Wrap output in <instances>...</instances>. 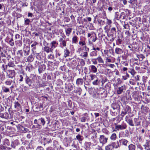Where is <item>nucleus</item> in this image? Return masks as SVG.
<instances>
[{
    "label": "nucleus",
    "mask_w": 150,
    "mask_h": 150,
    "mask_svg": "<svg viewBox=\"0 0 150 150\" xmlns=\"http://www.w3.org/2000/svg\"><path fill=\"white\" fill-rule=\"evenodd\" d=\"M83 48H84L85 52L81 53V54L80 56H81L82 58L86 59L88 56V52L89 51V48L86 45L84 46Z\"/></svg>",
    "instance_id": "nucleus-1"
},
{
    "label": "nucleus",
    "mask_w": 150,
    "mask_h": 150,
    "mask_svg": "<svg viewBox=\"0 0 150 150\" xmlns=\"http://www.w3.org/2000/svg\"><path fill=\"white\" fill-rule=\"evenodd\" d=\"M99 139L100 143L104 144L107 142L108 138L104 136L101 135L100 136Z\"/></svg>",
    "instance_id": "nucleus-2"
},
{
    "label": "nucleus",
    "mask_w": 150,
    "mask_h": 150,
    "mask_svg": "<svg viewBox=\"0 0 150 150\" xmlns=\"http://www.w3.org/2000/svg\"><path fill=\"white\" fill-rule=\"evenodd\" d=\"M127 127V125L126 123H123L121 125H118L115 126V128L117 130H119L120 129L122 130L125 129Z\"/></svg>",
    "instance_id": "nucleus-3"
},
{
    "label": "nucleus",
    "mask_w": 150,
    "mask_h": 150,
    "mask_svg": "<svg viewBox=\"0 0 150 150\" xmlns=\"http://www.w3.org/2000/svg\"><path fill=\"white\" fill-rule=\"evenodd\" d=\"M25 83L28 84L29 86H30L31 84L33 83V80L31 79L27 75H25Z\"/></svg>",
    "instance_id": "nucleus-4"
},
{
    "label": "nucleus",
    "mask_w": 150,
    "mask_h": 150,
    "mask_svg": "<svg viewBox=\"0 0 150 150\" xmlns=\"http://www.w3.org/2000/svg\"><path fill=\"white\" fill-rule=\"evenodd\" d=\"M90 72L96 73L97 72V67L93 65H91L89 67L88 69Z\"/></svg>",
    "instance_id": "nucleus-5"
},
{
    "label": "nucleus",
    "mask_w": 150,
    "mask_h": 150,
    "mask_svg": "<svg viewBox=\"0 0 150 150\" xmlns=\"http://www.w3.org/2000/svg\"><path fill=\"white\" fill-rule=\"evenodd\" d=\"M14 108L16 109V110L18 111L21 110V106L20 104L17 101L14 102Z\"/></svg>",
    "instance_id": "nucleus-6"
},
{
    "label": "nucleus",
    "mask_w": 150,
    "mask_h": 150,
    "mask_svg": "<svg viewBox=\"0 0 150 150\" xmlns=\"http://www.w3.org/2000/svg\"><path fill=\"white\" fill-rule=\"evenodd\" d=\"M118 141L120 143V145H124L125 146H127V144L128 142L127 140L123 139L120 140Z\"/></svg>",
    "instance_id": "nucleus-7"
},
{
    "label": "nucleus",
    "mask_w": 150,
    "mask_h": 150,
    "mask_svg": "<svg viewBox=\"0 0 150 150\" xmlns=\"http://www.w3.org/2000/svg\"><path fill=\"white\" fill-rule=\"evenodd\" d=\"M51 45V48L53 51L54 49L58 45V43L56 41H53L50 43Z\"/></svg>",
    "instance_id": "nucleus-8"
},
{
    "label": "nucleus",
    "mask_w": 150,
    "mask_h": 150,
    "mask_svg": "<svg viewBox=\"0 0 150 150\" xmlns=\"http://www.w3.org/2000/svg\"><path fill=\"white\" fill-rule=\"evenodd\" d=\"M125 86H122L121 87H119L117 90V93L118 94H120L122 93L123 91L125 89Z\"/></svg>",
    "instance_id": "nucleus-9"
},
{
    "label": "nucleus",
    "mask_w": 150,
    "mask_h": 150,
    "mask_svg": "<svg viewBox=\"0 0 150 150\" xmlns=\"http://www.w3.org/2000/svg\"><path fill=\"white\" fill-rule=\"evenodd\" d=\"M83 83V80L82 78H78L76 80V84L77 86L82 85Z\"/></svg>",
    "instance_id": "nucleus-10"
},
{
    "label": "nucleus",
    "mask_w": 150,
    "mask_h": 150,
    "mask_svg": "<svg viewBox=\"0 0 150 150\" xmlns=\"http://www.w3.org/2000/svg\"><path fill=\"white\" fill-rule=\"evenodd\" d=\"M115 53L116 54H121L123 52V51L122 49L118 47H116L115 48Z\"/></svg>",
    "instance_id": "nucleus-11"
},
{
    "label": "nucleus",
    "mask_w": 150,
    "mask_h": 150,
    "mask_svg": "<svg viewBox=\"0 0 150 150\" xmlns=\"http://www.w3.org/2000/svg\"><path fill=\"white\" fill-rule=\"evenodd\" d=\"M123 110L127 113H129L131 111V109L130 107L128 105H125V107L124 108Z\"/></svg>",
    "instance_id": "nucleus-12"
},
{
    "label": "nucleus",
    "mask_w": 150,
    "mask_h": 150,
    "mask_svg": "<svg viewBox=\"0 0 150 150\" xmlns=\"http://www.w3.org/2000/svg\"><path fill=\"white\" fill-rule=\"evenodd\" d=\"M119 141H117L116 142H113L111 144L112 145L113 148H117L119 147L120 146V144L119 143Z\"/></svg>",
    "instance_id": "nucleus-13"
},
{
    "label": "nucleus",
    "mask_w": 150,
    "mask_h": 150,
    "mask_svg": "<svg viewBox=\"0 0 150 150\" xmlns=\"http://www.w3.org/2000/svg\"><path fill=\"white\" fill-rule=\"evenodd\" d=\"M38 45V43L36 41H34L33 43V44L31 45V47L32 48V50L33 52H34V50H35L36 49V46Z\"/></svg>",
    "instance_id": "nucleus-14"
},
{
    "label": "nucleus",
    "mask_w": 150,
    "mask_h": 150,
    "mask_svg": "<svg viewBox=\"0 0 150 150\" xmlns=\"http://www.w3.org/2000/svg\"><path fill=\"white\" fill-rule=\"evenodd\" d=\"M43 50L44 51L46 52L47 53H48L49 52H53L51 48L49 47L48 46H45L43 49Z\"/></svg>",
    "instance_id": "nucleus-15"
},
{
    "label": "nucleus",
    "mask_w": 150,
    "mask_h": 150,
    "mask_svg": "<svg viewBox=\"0 0 150 150\" xmlns=\"http://www.w3.org/2000/svg\"><path fill=\"white\" fill-rule=\"evenodd\" d=\"M85 146L86 150H90L91 149V142H86L85 143Z\"/></svg>",
    "instance_id": "nucleus-16"
},
{
    "label": "nucleus",
    "mask_w": 150,
    "mask_h": 150,
    "mask_svg": "<svg viewBox=\"0 0 150 150\" xmlns=\"http://www.w3.org/2000/svg\"><path fill=\"white\" fill-rule=\"evenodd\" d=\"M96 59L97 60L98 62L100 64H103L104 63V61L101 56H98L96 58Z\"/></svg>",
    "instance_id": "nucleus-17"
},
{
    "label": "nucleus",
    "mask_w": 150,
    "mask_h": 150,
    "mask_svg": "<svg viewBox=\"0 0 150 150\" xmlns=\"http://www.w3.org/2000/svg\"><path fill=\"white\" fill-rule=\"evenodd\" d=\"M38 122L44 126L45 123V121L43 118H41L38 119Z\"/></svg>",
    "instance_id": "nucleus-18"
},
{
    "label": "nucleus",
    "mask_w": 150,
    "mask_h": 150,
    "mask_svg": "<svg viewBox=\"0 0 150 150\" xmlns=\"http://www.w3.org/2000/svg\"><path fill=\"white\" fill-rule=\"evenodd\" d=\"M117 137V135L116 133H113L111 134L110 137V139L112 140L115 141Z\"/></svg>",
    "instance_id": "nucleus-19"
},
{
    "label": "nucleus",
    "mask_w": 150,
    "mask_h": 150,
    "mask_svg": "<svg viewBox=\"0 0 150 150\" xmlns=\"http://www.w3.org/2000/svg\"><path fill=\"white\" fill-rule=\"evenodd\" d=\"M78 38L76 35H74L72 39V42L73 43H76L78 42Z\"/></svg>",
    "instance_id": "nucleus-20"
},
{
    "label": "nucleus",
    "mask_w": 150,
    "mask_h": 150,
    "mask_svg": "<svg viewBox=\"0 0 150 150\" xmlns=\"http://www.w3.org/2000/svg\"><path fill=\"white\" fill-rule=\"evenodd\" d=\"M26 74H24L23 72L21 73V74L19 75V77L20 79L19 81L20 82H22L23 81V76H25Z\"/></svg>",
    "instance_id": "nucleus-21"
},
{
    "label": "nucleus",
    "mask_w": 150,
    "mask_h": 150,
    "mask_svg": "<svg viewBox=\"0 0 150 150\" xmlns=\"http://www.w3.org/2000/svg\"><path fill=\"white\" fill-rule=\"evenodd\" d=\"M113 148L110 144H109L105 147V150H113Z\"/></svg>",
    "instance_id": "nucleus-22"
},
{
    "label": "nucleus",
    "mask_w": 150,
    "mask_h": 150,
    "mask_svg": "<svg viewBox=\"0 0 150 150\" xmlns=\"http://www.w3.org/2000/svg\"><path fill=\"white\" fill-rule=\"evenodd\" d=\"M34 59L33 56L32 55H30L29 56L27 59V60L28 62H31L33 61Z\"/></svg>",
    "instance_id": "nucleus-23"
},
{
    "label": "nucleus",
    "mask_w": 150,
    "mask_h": 150,
    "mask_svg": "<svg viewBox=\"0 0 150 150\" xmlns=\"http://www.w3.org/2000/svg\"><path fill=\"white\" fill-rule=\"evenodd\" d=\"M10 72L9 77L10 78H13L15 76V72L14 70H11L10 71Z\"/></svg>",
    "instance_id": "nucleus-24"
},
{
    "label": "nucleus",
    "mask_w": 150,
    "mask_h": 150,
    "mask_svg": "<svg viewBox=\"0 0 150 150\" xmlns=\"http://www.w3.org/2000/svg\"><path fill=\"white\" fill-rule=\"evenodd\" d=\"M64 57H66L67 56H69V54L70 53V52L69 51V50L66 49L64 51Z\"/></svg>",
    "instance_id": "nucleus-25"
},
{
    "label": "nucleus",
    "mask_w": 150,
    "mask_h": 150,
    "mask_svg": "<svg viewBox=\"0 0 150 150\" xmlns=\"http://www.w3.org/2000/svg\"><path fill=\"white\" fill-rule=\"evenodd\" d=\"M128 147L129 150H135L136 148L135 146L132 144L129 145Z\"/></svg>",
    "instance_id": "nucleus-26"
},
{
    "label": "nucleus",
    "mask_w": 150,
    "mask_h": 150,
    "mask_svg": "<svg viewBox=\"0 0 150 150\" xmlns=\"http://www.w3.org/2000/svg\"><path fill=\"white\" fill-rule=\"evenodd\" d=\"M89 76L91 78V80H93L94 79H97V78L96 75L92 74H90Z\"/></svg>",
    "instance_id": "nucleus-27"
},
{
    "label": "nucleus",
    "mask_w": 150,
    "mask_h": 150,
    "mask_svg": "<svg viewBox=\"0 0 150 150\" xmlns=\"http://www.w3.org/2000/svg\"><path fill=\"white\" fill-rule=\"evenodd\" d=\"M3 144L4 145L9 146V142L8 140L7 139H5L3 142Z\"/></svg>",
    "instance_id": "nucleus-28"
},
{
    "label": "nucleus",
    "mask_w": 150,
    "mask_h": 150,
    "mask_svg": "<svg viewBox=\"0 0 150 150\" xmlns=\"http://www.w3.org/2000/svg\"><path fill=\"white\" fill-rule=\"evenodd\" d=\"M127 122L129 124V125L132 126H134L133 121L130 118L128 119V120H127Z\"/></svg>",
    "instance_id": "nucleus-29"
},
{
    "label": "nucleus",
    "mask_w": 150,
    "mask_h": 150,
    "mask_svg": "<svg viewBox=\"0 0 150 150\" xmlns=\"http://www.w3.org/2000/svg\"><path fill=\"white\" fill-rule=\"evenodd\" d=\"M76 138L79 141H82L83 139V137L82 136L79 134L77 135Z\"/></svg>",
    "instance_id": "nucleus-30"
},
{
    "label": "nucleus",
    "mask_w": 150,
    "mask_h": 150,
    "mask_svg": "<svg viewBox=\"0 0 150 150\" xmlns=\"http://www.w3.org/2000/svg\"><path fill=\"white\" fill-rule=\"evenodd\" d=\"M61 47L62 48L63 47H65L66 46V41L65 40H64L60 43Z\"/></svg>",
    "instance_id": "nucleus-31"
},
{
    "label": "nucleus",
    "mask_w": 150,
    "mask_h": 150,
    "mask_svg": "<svg viewBox=\"0 0 150 150\" xmlns=\"http://www.w3.org/2000/svg\"><path fill=\"white\" fill-rule=\"evenodd\" d=\"M72 29L71 28H68L67 29V30H66V35L69 36L71 33V31Z\"/></svg>",
    "instance_id": "nucleus-32"
},
{
    "label": "nucleus",
    "mask_w": 150,
    "mask_h": 150,
    "mask_svg": "<svg viewBox=\"0 0 150 150\" xmlns=\"http://www.w3.org/2000/svg\"><path fill=\"white\" fill-rule=\"evenodd\" d=\"M32 65L30 64L28 65L26 68V70L29 72H30L32 70Z\"/></svg>",
    "instance_id": "nucleus-33"
},
{
    "label": "nucleus",
    "mask_w": 150,
    "mask_h": 150,
    "mask_svg": "<svg viewBox=\"0 0 150 150\" xmlns=\"http://www.w3.org/2000/svg\"><path fill=\"white\" fill-rule=\"evenodd\" d=\"M97 55V52H96L95 51H93L91 52L90 54V55L91 56L93 57V56H96Z\"/></svg>",
    "instance_id": "nucleus-34"
},
{
    "label": "nucleus",
    "mask_w": 150,
    "mask_h": 150,
    "mask_svg": "<svg viewBox=\"0 0 150 150\" xmlns=\"http://www.w3.org/2000/svg\"><path fill=\"white\" fill-rule=\"evenodd\" d=\"M8 65L9 67H13L15 66L14 63L12 62H9L8 63Z\"/></svg>",
    "instance_id": "nucleus-35"
},
{
    "label": "nucleus",
    "mask_w": 150,
    "mask_h": 150,
    "mask_svg": "<svg viewBox=\"0 0 150 150\" xmlns=\"http://www.w3.org/2000/svg\"><path fill=\"white\" fill-rule=\"evenodd\" d=\"M95 80L92 83L93 85H97L98 84L99 81H98V79L97 78V79H95Z\"/></svg>",
    "instance_id": "nucleus-36"
},
{
    "label": "nucleus",
    "mask_w": 150,
    "mask_h": 150,
    "mask_svg": "<svg viewBox=\"0 0 150 150\" xmlns=\"http://www.w3.org/2000/svg\"><path fill=\"white\" fill-rule=\"evenodd\" d=\"M129 83L130 84L132 85H134L136 84L135 81L134 80L132 79H130L129 80Z\"/></svg>",
    "instance_id": "nucleus-37"
},
{
    "label": "nucleus",
    "mask_w": 150,
    "mask_h": 150,
    "mask_svg": "<svg viewBox=\"0 0 150 150\" xmlns=\"http://www.w3.org/2000/svg\"><path fill=\"white\" fill-rule=\"evenodd\" d=\"M91 61L93 64L96 65L98 64V61L96 58L92 59Z\"/></svg>",
    "instance_id": "nucleus-38"
},
{
    "label": "nucleus",
    "mask_w": 150,
    "mask_h": 150,
    "mask_svg": "<svg viewBox=\"0 0 150 150\" xmlns=\"http://www.w3.org/2000/svg\"><path fill=\"white\" fill-rule=\"evenodd\" d=\"M82 90L80 88H78L76 91L75 93H78L79 95H80L81 94Z\"/></svg>",
    "instance_id": "nucleus-39"
},
{
    "label": "nucleus",
    "mask_w": 150,
    "mask_h": 150,
    "mask_svg": "<svg viewBox=\"0 0 150 150\" xmlns=\"http://www.w3.org/2000/svg\"><path fill=\"white\" fill-rule=\"evenodd\" d=\"M121 63L123 65L127 66L128 65V62L127 61H122Z\"/></svg>",
    "instance_id": "nucleus-40"
},
{
    "label": "nucleus",
    "mask_w": 150,
    "mask_h": 150,
    "mask_svg": "<svg viewBox=\"0 0 150 150\" xmlns=\"http://www.w3.org/2000/svg\"><path fill=\"white\" fill-rule=\"evenodd\" d=\"M54 58V55L51 54H49L47 57V58L50 59H53Z\"/></svg>",
    "instance_id": "nucleus-41"
},
{
    "label": "nucleus",
    "mask_w": 150,
    "mask_h": 150,
    "mask_svg": "<svg viewBox=\"0 0 150 150\" xmlns=\"http://www.w3.org/2000/svg\"><path fill=\"white\" fill-rule=\"evenodd\" d=\"M30 22V20L29 19L26 18L25 21V25H29Z\"/></svg>",
    "instance_id": "nucleus-42"
},
{
    "label": "nucleus",
    "mask_w": 150,
    "mask_h": 150,
    "mask_svg": "<svg viewBox=\"0 0 150 150\" xmlns=\"http://www.w3.org/2000/svg\"><path fill=\"white\" fill-rule=\"evenodd\" d=\"M130 70V71H129V72H130L132 75L134 76L136 72H135V70L133 69H131Z\"/></svg>",
    "instance_id": "nucleus-43"
},
{
    "label": "nucleus",
    "mask_w": 150,
    "mask_h": 150,
    "mask_svg": "<svg viewBox=\"0 0 150 150\" xmlns=\"http://www.w3.org/2000/svg\"><path fill=\"white\" fill-rule=\"evenodd\" d=\"M127 113V112L124 111L122 110L120 114V115L121 116L122 118Z\"/></svg>",
    "instance_id": "nucleus-44"
},
{
    "label": "nucleus",
    "mask_w": 150,
    "mask_h": 150,
    "mask_svg": "<svg viewBox=\"0 0 150 150\" xmlns=\"http://www.w3.org/2000/svg\"><path fill=\"white\" fill-rule=\"evenodd\" d=\"M105 62L107 63H110L112 62L111 60L110 59H109L108 57H106L105 59Z\"/></svg>",
    "instance_id": "nucleus-45"
},
{
    "label": "nucleus",
    "mask_w": 150,
    "mask_h": 150,
    "mask_svg": "<svg viewBox=\"0 0 150 150\" xmlns=\"http://www.w3.org/2000/svg\"><path fill=\"white\" fill-rule=\"evenodd\" d=\"M28 51L27 52L25 50H24V52L26 53L25 56H27L29 54V52L30 51V47H26Z\"/></svg>",
    "instance_id": "nucleus-46"
},
{
    "label": "nucleus",
    "mask_w": 150,
    "mask_h": 150,
    "mask_svg": "<svg viewBox=\"0 0 150 150\" xmlns=\"http://www.w3.org/2000/svg\"><path fill=\"white\" fill-rule=\"evenodd\" d=\"M145 147V149H146V148H149L150 147V143L149 142H148L146 143V144L144 145Z\"/></svg>",
    "instance_id": "nucleus-47"
},
{
    "label": "nucleus",
    "mask_w": 150,
    "mask_h": 150,
    "mask_svg": "<svg viewBox=\"0 0 150 150\" xmlns=\"http://www.w3.org/2000/svg\"><path fill=\"white\" fill-rule=\"evenodd\" d=\"M79 44L80 45H81V46H83L86 45L85 42L84 41H80L79 42Z\"/></svg>",
    "instance_id": "nucleus-48"
},
{
    "label": "nucleus",
    "mask_w": 150,
    "mask_h": 150,
    "mask_svg": "<svg viewBox=\"0 0 150 150\" xmlns=\"http://www.w3.org/2000/svg\"><path fill=\"white\" fill-rule=\"evenodd\" d=\"M0 117L2 118H6V114L1 113L0 114Z\"/></svg>",
    "instance_id": "nucleus-49"
},
{
    "label": "nucleus",
    "mask_w": 150,
    "mask_h": 150,
    "mask_svg": "<svg viewBox=\"0 0 150 150\" xmlns=\"http://www.w3.org/2000/svg\"><path fill=\"white\" fill-rule=\"evenodd\" d=\"M122 41V40L121 39H120V38L116 40L117 45H119V44H121Z\"/></svg>",
    "instance_id": "nucleus-50"
},
{
    "label": "nucleus",
    "mask_w": 150,
    "mask_h": 150,
    "mask_svg": "<svg viewBox=\"0 0 150 150\" xmlns=\"http://www.w3.org/2000/svg\"><path fill=\"white\" fill-rule=\"evenodd\" d=\"M87 119V118L85 117H82L81 118V121L82 122H85Z\"/></svg>",
    "instance_id": "nucleus-51"
},
{
    "label": "nucleus",
    "mask_w": 150,
    "mask_h": 150,
    "mask_svg": "<svg viewBox=\"0 0 150 150\" xmlns=\"http://www.w3.org/2000/svg\"><path fill=\"white\" fill-rule=\"evenodd\" d=\"M9 43H10V45L11 46H13L14 45V43L13 42V40L12 38L11 40L9 41Z\"/></svg>",
    "instance_id": "nucleus-52"
},
{
    "label": "nucleus",
    "mask_w": 150,
    "mask_h": 150,
    "mask_svg": "<svg viewBox=\"0 0 150 150\" xmlns=\"http://www.w3.org/2000/svg\"><path fill=\"white\" fill-rule=\"evenodd\" d=\"M12 82V80L10 81H6L5 82V83L8 85H10Z\"/></svg>",
    "instance_id": "nucleus-53"
},
{
    "label": "nucleus",
    "mask_w": 150,
    "mask_h": 150,
    "mask_svg": "<svg viewBox=\"0 0 150 150\" xmlns=\"http://www.w3.org/2000/svg\"><path fill=\"white\" fill-rule=\"evenodd\" d=\"M106 20H107V23L108 25H110L112 23V21L111 20L107 18H106Z\"/></svg>",
    "instance_id": "nucleus-54"
},
{
    "label": "nucleus",
    "mask_w": 150,
    "mask_h": 150,
    "mask_svg": "<svg viewBox=\"0 0 150 150\" xmlns=\"http://www.w3.org/2000/svg\"><path fill=\"white\" fill-rule=\"evenodd\" d=\"M111 31L112 33H116V29L115 28L113 27L111 29Z\"/></svg>",
    "instance_id": "nucleus-55"
},
{
    "label": "nucleus",
    "mask_w": 150,
    "mask_h": 150,
    "mask_svg": "<svg viewBox=\"0 0 150 150\" xmlns=\"http://www.w3.org/2000/svg\"><path fill=\"white\" fill-rule=\"evenodd\" d=\"M97 40V37L96 34H95V36L93 37V39L92 41L93 42H95Z\"/></svg>",
    "instance_id": "nucleus-56"
},
{
    "label": "nucleus",
    "mask_w": 150,
    "mask_h": 150,
    "mask_svg": "<svg viewBox=\"0 0 150 150\" xmlns=\"http://www.w3.org/2000/svg\"><path fill=\"white\" fill-rule=\"evenodd\" d=\"M17 54L18 55H20V56H22L23 55V52H22V51L21 50H18V51Z\"/></svg>",
    "instance_id": "nucleus-57"
},
{
    "label": "nucleus",
    "mask_w": 150,
    "mask_h": 150,
    "mask_svg": "<svg viewBox=\"0 0 150 150\" xmlns=\"http://www.w3.org/2000/svg\"><path fill=\"white\" fill-rule=\"evenodd\" d=\"M3 91L5 92L6 93L9 91V89L8 88L4 87V88Z\"/></svg>",
    "instance_id": "nucleus-58"
},
{
    "label": "nucleus",
    "mask_w": 150,
    "mask_h": 150,
    "mask_svg": "<svg viewBox=\"0 0 150 150\" xmlns=\"http://www.w3.org/2000/svg\"><path fill=\"white\" fill-rule=\"evenodd\" d=\"M128 70V69L127 67H123V68L122 69V72H124V71H126Z\"/></svg>",
    "instance_id": "nucleus-59"
},
{
    "label": "nucleus",
    "mask_w": 150,
    "mask_h": 150,
    "mask_svg": "<svg viewBox=\"0 0 150 150\" xmlns=\"http://www.w3.org/2000/svg\"><path fill=\"white\" fill-rule=\"evenodd\" d=\"M36 127L38 129H41L42 128V126L41 125L38 124L36 125Z\"/></svg>",
    "instance_id": "nucleus-60"
},
{
    "label": "nucleus",
    "mask_w": 150,
    "mask_h": 150,
    "mask_svg": "<svg viewBox=\"0 0 150 150\" xmlns=\"http://www.w3.org/2000/svg\"><path fill=\"white\" fill-rule=\"evenodd\" d=\"M139 75H137L135 77H134L135 79L136 80L138 81L139 80Z\"/></svg>",
    "instance_id": "nucleus-61"
},
{
    "label": "nucleus",
    "mask_w": 150,
    "mask_h": 150,
    "mask_svg": "<svg viewBox=\"0 0 150 150\" xmlns=\"http://www.w3.org/2000/svg\"><path fill=\"white\" fill-rule=\"evenodd\" d=\"M22 6L24 7L25 6H27L28 5V4L26 2L22 3Z\"/></svg>",
    "instance_id": "nucleus-62"
},
{
    "label": "nucleus",
    "mask_w": 150,
    "mask_h": 150,
    "mask_svg": "<svg viewBox=\"0 0 150 150\" xmlns=\"http://www.w3.org/2000/svg\"><path fill=\"white\" fill-rule=\"evenodd\" d=\"M20 38V35L19 34H16L15 35V38H16V39H19V38Z\"/></svg>",
    "instance_id": "nucleus-63"
},
{
    "label": "nucleus",
    "mask_w": 150,
    "mask_h": 150,
    "mask_svg": "<svg viewBox=\"0 0 150 150\" xmlns=\"http://www.w3.org/2000/svg\"><path fill=\"white\" fill-rule=\"evenodd\" d=\"M6 147L5 146H4L3 145H1L0 146V149L1 150H5L6 149Z\"/></svg>",
    "instance_id": "nucleus-64"
}]
</instances>
